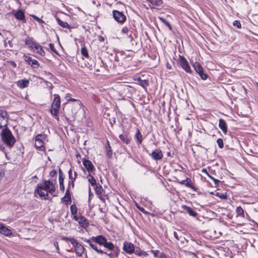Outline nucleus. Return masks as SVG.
I'll use <instances>...</instances> for the list:
<instances>
[{"mask_svg": "<svg viewBox=\"0 0 258 258\" xmlns=\"http://www.w3.org/2000/svg\"><path fill=\"white\" fill-rule=\"evenodd\" d=\"M83 164L89 173L95 170V167L90 160L84 158L83 159Z\"/></svg>", "mask_w": 258, "mask_h": 258, "instance_id": "nucleus-9", "label": "nucleus"}, {"mask_svg": "<svg viewBox=\"0 0 258 258\" xmlns=\"http://www.w3.org/2000/svg\"><path fill=\"white\" fill-rule=\"evenodd\" d=\"M106 239H107L104 236L101 235L92 237V240L93 242H94L100 245H104Z\"/></svg>", "mask_w": 258, "mask_h": 258, "instance_id": "nucleus-13", "label": "nucleus"}, {"mask_svg": "<svg viewBox=\"0 0 258 258\" xmlns=\"http://www.w3.org/2000/svg\"><path fill=\"white\" fill-rule=\"evenodd\" d=\"M135 254H136L138 256H141L143 253V251L141 250L140 248L137 247L136 249H135L134 252Z\"/></svg>", "mask_w": 258, "mask_h": 258, "instance_id": "nucleus-41", "label": "nucleus"}, {"mask_svg": "<svg viewBox=\"0 0 258 258\" xmlns=\"http://www.w3.org/2000/svg\"><path fill=\"white\" fill-rule=\"evenodd\" d=\"M137 207L141 212H142L143 213H145V210L143 208H141L139 206H137Z\"/></svg>", "mask_w": 258, "mask_h": 258, "instance_id": "nucleus-63", "label": "nucleus"}, {"mask_svg": "<svg viewBox=\"0 0 258 258\" xmlns=\"http://www.w3.org/2000/svg\"><path fill=\"white\" fill-rule=\"evenodd\" d=\"M151 252L154 254V255L155 257H157L158 256V253L159 252V251L158 250H152L151 251Z\"/></svg>", "mask_w": 258, "mask_h": 258, "instance_id": "nucleus-54", "label": "nucleus"}, {"mask_svg": "<svg viewBox=\"0 0 258 258\" xmlns=\"http://www.w3.org/2000/svg\"><path fill=\"white\" fill-rule=\"evenodd\" d=\"M72 180L70 181L69 183H70V185H71L72 187H74V181H75V178H71Z\"/></svg>", "mask_w": 258, "mask_h": 258, "instance_id": "nucleus-55", "label": "nucleus"}, {"mask_svg": "<svg viewBox=\"0 0 258 258\" xmlns=\"http://www.w3.org/2000/svg\"><path fill=\"white\" fill-rule=\"evenodd\" d=\"M78 223L82 227H86L88 225L87 219L83 216H80L79 217Z\"/></svg>", "mask_w": 258, "mask_h": 258, "instance_id": "nucleus-26", "label": "nucleus"}, {"mask_svg": "<svg viewBox=\"0 0 258 258\" xmlns=\"http://www.w3.org/2000/svg\"><path fill=\"white\" fill-rule=\"evenodd\" d=\"M181 208L184 211H185V212L188 213L189 216L191 217H196L198 215L197 213L195 211H194L192 208L186 205H182Z\"/></svg>", "mask_w": 258, "mask_h": 258, "instance_id": "nucleus-15", "label": "nucleus"}, {"mask_svg": "<svg viewBox=\"0 0 258 258\" xmlns=\"http://www.w3.org/2000/svg\"><path fill=\"white\" fill-rule=\"evenodd\" d=\"M202 172H203V173H205L206 175H207L208 176L209 175H210L208 172L207 171V169H205V168H203L202 170Z\"/></svg>", "mask_w": 258, "mask_h": 258, "instance_id": "nucleus-60", "label": "nucleus"}, {"mask_svg": "<svg viewBox=\"0 0 258 258\" xmlns=\"http://www.w3.org/2000/svg\"><path fill=\"white\" fill-rule=\"evenodd\" d=\"M58 179L59 183V188L60 190L63 191L64 190V186L63 184L64 177L62 170L60 168L58 170Z\"/></svg>", "mask_w": 258, "mask_h": 258, "instance_id": "nucleus-16", "label": "nucleus"}, {"mask_svg": "<svg viewBox=\"0 0 258 258\" xmlns=\"http://www.w3.org/2000/svg\"><path fill=\"white\" fill-rule=\"evenodd\" d=\"M69 241L74 246V247L79 243L77 242V241L76 239L73 238H70Z\"/></svg>", "mask_w": 258, "mask_h": 258, "instance_id": "nucleus-44", "label": "nucleus"}, {"mask_svg": "<svg viewBox=\"0 0 258 258\" xmlns=\"http://www.w3.org/2000/svg\"><path fill=\"white\" fill-rule=\"evenodd\" d=\"M179 183L180 184H183V185H184L185 186H186V187L191 188V189H194L195 191L196 190V188H195V187L193 185V184L191 183V179H189V178H186V179L183 180L179 182Z\"/></svg>", "mask_w": 258, "mask_h": 258, "instance_id": "nucleus-17", "label": "nucleus"}, {"mask_svg": "<svg viewBox=\"0 0 258 258\" xmlns=\"http://www.w3.org/2000/svg\"><path fill=\"white\" fill-rule=\"evenodd\" d=\"M173 235H174V236L175 238L177 240H179V237H178V236L177 233V232H176L174 231V232H173Z\"/></svg>", "mask_w": 258, "mask_h": 258, "instance_id": "nucleus-61", "label": "nucleus"}, {"mask_svg": "<svg viewBox=\"0 0 258 258\" xmlns=\"http://www.w3.org/2000/svg\"><path fill=\"white\" fill-rule=\"evenodd\" d=\"M87 243H88L89 244V245L91 246V245H93V244L95 242H93V241L92 240V238H91V239H89V241H88V242H87Z\"/></svg>", "mask_w": 258, "mask_h": 258, "instance_id": "nucleus-62", "label": "nucleus"}, {"mask_svg": "<svg viewBox=\"0 0 258 258\" xmlns=\"http://www.w3.org/2000/svg\"><path fill=\"white\" fill-rule=\"evenodd\" d=\"M49 48H50V50L52 52H53L54 53H55L56 54H58V52L57 51V50L54 48V45L52 43H49Z\"/></svg>", "mask_w": 258, "mask_h": 258, "instance_id": "nucleus-42", "label": "nucleus"}, {"mask_svg": "<svg viewBox=\"0 0 258 258\" xmlns=\"http://www.w3.org/2000/svg\"><path fill=\"white\" fill-rule=\"evenodd\" d=\"M5 147L3 146L2 144L0 143V151H2L3 152H5Z\"/></svg>", "mask_w": 258, "mask_h": 258, "instance_id": "nucleus-57", "label": "nucleus"}, {"mask_svg": "<svg viewBox=\"0 0 258 258\" xmlns=\"http://www.w3.org/2000/svg\"><path fill=\"white\" fill-rule=\"evenodd\" d=\"M57 171L55 170H52L49 172V175L51 177H56Z\"/></svg>", "mask_w": 258, "mask_h": 258, "instance_id": "nucleus-50", "label": "nucleus"}, {"mask_svg": "<svg viewBox=\"0 0 258 258\" xmlns=\"http://www.w3.org/2000/svg\"><path fill=\"white\" fill-rule=\"evenodd\" d=\"M217 143L218 146L219 147V148L222 149L223 148L224 144H223V140L222 139H221V138L218 139L217 140Z\"/></svg>", "mask_w": 258, "mask_h": 258, "instance_id": "nucleus-40", "label": "nucleus"}, {"mask_svg": "<svg viewBox=\"0 0 258 258\" xmlns=\"http://www.w3.org/2000/svg\"><path fill=\"white\" fill-rule=\"evenodd\" d=\"M193 67L194 68V69L195 71L197 73H200L201 71H202L203 70V67L201 65V64L198 62H196L194 63Z\"/></svg>", "mask_w": 258, "mask_h": 258, "instance_id": "nucleus-29", "label": "nucleus"}, {"mask_svg": "<svg viewBox=\"0 0 258 258\" xmlns=\"http://www.w3.org/2000/svg\"><path fill=\"white\" fill-rule=\"evenodd\" d=\"M91 247L99 254H102L104 253H106V252H104L101 249H99L98 248L96 243H94L93 245H91Z\"/></svg>", "mask_w": 258, "mask_h": 258, "instance_id": "nucleus-30", "label": "nucleus"}, {"mask_svg": "<svg viewBox=\"0 0 258 258\" xmlns=\"http://www.w3.org/2000/svg\"><path fill=\"white\" fill-rule=\"evenodd\" d=\"M138 84L144 88H145L149 85V82L146 80H142L141 78H138L137 80Z\"/></svg>", "mask_w": 258, "mask_h": 258, "instance_id": "nucleus-25", "label": "nucleus"}, {"mask_svg": "<svg viewBox=\"0 0 258 258\" xmlns=\"http://www.w3.org/2000/svg\"><path fill=\"white\" fill-rule=\"evenodd\" d=\"M39 62L37 60L32 59L31 61V66L34 68L37 67L39 66Z\"/></svg>", "mask_w": 258, "mask_h": 258, "instance_id": "nucleus-43", "label": "nucleus"}, {"mask_svg": "<svg viewBox=\"0 0 258 258\" xmlns=\"http://www.w3.org/2000/svg\"><path fill=\"white\" fill-rule=\"evenodd\" d=\"M73 216V219L75 221H79V217H78L77 214L72 215Z\"/></svg>", "mask_w": 258, "mask_h": 258, "instance_id": "nucleus-59", "label": "nucleus"}, {"mask_svg": "<svg viewBox=\"0 0 258 258\" xmlns=\"http://www.w3.org/2000/svg\"><path fill=\"white\" fill-rule=\"evenodd\" d=\"M32 18H33L35 20H36L37 22H38L39 23H44V22L40 18H38L35 15H31V16Z\"/></svg>", "mask_w": 258, "mask_h": 258, "instance_id": "nucleus-45", "label": "nucleus"}, {"mask_svg": "<svg viewBox=\"0 0 258 258\" xmlns=\"http://www.w3.org/2000/svg\"><path fill=\"white\" fill-rule=\"evenodd\" d=\"M216 196L217 197H219L221 199H227V196L226 194L217 193Z\"/></svg>", "mask_w": 258, "mask_h": 258, "instance_id": "nucleus-49", "label": "nucleus"}, {"mask_svg": "<svg viewBox=\"0 0 258 258\" xmlns=\"http://www.w3.org/2000/svg\"><path fill=\"white\" fill-rule=\"evenodd\" d=\"M98 40L100 42H103L104 41V38L102 36H98Z\"/></svg>", "mask_w": 258, "mask_h": 258, "instance_id": "nucleus-56", "label": "nucleus"}, {"mask_svg": "<svg viewBox=\"0 0 258 258\" xmlns=\"http://www.w3.org/2000/svg\"><path fill=\"white\" fill-rule=\"evenodd\" d=\"M103 246L109 250H113L114 248V244L111 242H108L107 239L106 240Z\"/></svg>", "mask_w": 258, "mask_h": 258, "instance_id": "nucleus-28", "label": "nucleus"}, {"mask_svg": "<svg viewBox=\"0 0 258 258\" xmlns=\"http://www.w3.org/2000/svg\"><path fill=\"white\" fill-rule=\"evenodd\" d=\"M14 15L16 19L19 21H22L24 23L26 22L25 13L21 9L17 11L14 13Z\"/></svg>", "mask_w": 258, "mask_h": 258, "instance_id": "nucleus-14", "label": "nucleus"}, {"mask_svg": "<svg viewBox=\"0 0 258 258\" xmlns=\"http://www.w3.org/2000/svg\"><path fill=\"white\" fill-rule=\"evenodd\" d=\"M197 74L199 75V76L201 77V78L203 80H206L208 78V75L207 74L204 73V69L202 71H201L200 73H197Z\"/></svg>", "mask_w": 258, "mask_h": 258, "instance_id": "nucleus-39", "label": "nucleus"}, {"mask_svg": "<svg viewBox=\"0 0 258 258\" xmlns=\"http://www.w3.org/2000/svg\"><path fill=\"white\" fill-rule=\"evenodd\" d=\"M179 61L180 66L182 67V68L186 73L191 74L192 72L188 64V61L185 59V58L183 56L179 55Z\"/></svg>", "mask_w": 258, "mask_h": 258, "instance_id": "nucleus-6", "label": "nucleus"}, {"mask_svg": "<svg viewBox=\"0 0 258 258\" xmlns=\"http://www.w3.org/2000/svg\"><path fill=\"white\" fill-rule=\"evenodd\" d=\"M55 187L53 182L50 180L45 181L43 184L39 183L37 185V192L39 196L41 198H44V199H47L48 194L49 192L53 195V197L56 196L55 195H53L55 191Z\"/></svg>", "mask_w": 258, "mask_h": 258, "instance_id": "nucleus-1", "label": "nucleus"}, {"mask_svg": "<svg viewBox=\"0 0 258 258\" xmlns=\"http://www.w3.org/2000/svg\"><path fill=\"white\" fill-rule=\"evenodd\" d=\"M112 15L114 19L121 24H123L126 20V17L123 13L117 10H113Z\"/></svg>", "mask_w": 258, "mask_h": 258, "instance_id": "nucleus-4", "label": "nucleus"}, {"mask_svg": "<svg viewBox=\"0 0 258 258\" xmlns=\"http://www.w3.org/2000/svg\"><path fill=\"white\" fill-rule=\"evenodd\" d=\"M81 51V54L85 57H86L87 58H88L89 57L88 50L84 45L82 46Z\"/></svg>", "mask_w": 258, "mask_h": 258, "instance_id": "nucleus-32", "label": "nucleus"}, {"mask_svg": "<svg viewBox=\"0 0 258 258\" xmlns=\"http://www.w3.org/2000/svg\"><path fill=\"white\" fill-rule=\"evenodd\" d=\"M36 42L33 41L32 38L30 37H28L25 41V44L32 49H33L34 44H36Z\"/></svg>", "mask_w": 258, "mask_h": 258, "instance_id": "nucleus-27", "label": "nucleus"}, {"mask_svg": "<svg viewBox=\"0 0 258 258\" xmlns=\"http://www.w3.org/2000/svg\"><path fill=\"white\" fill-rule=\"evenodd\" d=\"M68 173H69V176L70 179L72 178V170L71 169H70L69 170V171L68 172Z\"/></svg>", "mask_w": 258, "mask_h": 258, "instance_id": "nucleus-64", "label": "nucleus"}, {"mask_svg": "<svg viewBox=\"0 0 258 258\" xmlns=\"http://www.w3.org/2000/svg\"><path fill=\"white\" fill-rule=\"evenodd\" d=\"M70 210L72 215L77 214V207L75 204L72 205L70 207Z\"/></svg>", "mask_w": 258, "mask_h": 258, "instance_id": "nucleus-38", "label": "nucleus"}, {"mask_svg": "<svg viewBox=\"0 0 258 258\" xmlns=\"http://www.w3.org/2000/svg\"><path fill=\"white\" fill-rule=\"evenodd\" d=\"M51 106L52 107H55L57 108L60 107V96L58 94L54 95V99L52 102Z\"/></svg>", "mask_w": 258, "mask_h": 258, "instance_id": "nucleus-21", "label": "nucleus"}, {"mask_svg": "<svg viewBox=\"0 0 258 258\" xmlns=\"http://www.w3.org/2000/svg\"><path fill=\"white\" fill-rule=\"evenodd\" d=\"M34 45L33 49H34L41 56H44L45 55V51L43 49L42 47L37 42L36 44H34Z\"/></svg>", "mask_w": 258, "mask_h": 258, "instance_id": "nucleus-23", "label": "nucleus"}, {"mask_svg": "<svg viewBox=\"0 0 258 258\" xmlns=\"http://www.w3.org/2000/svg\"><path fill=\"white\" fill-rule=\"evenodd\" d=\"M121 32L122 34H127L128 32V29L126 27H123L121 30Z\"/></svg>", "mask_w": 258, "mask_h": 258, "instance_id": "nucleus-51", "label": "nucleus"}, {"mask_svg": "<svg viewBox=\"0 0 258 258\" xmlns=\"http://www.w3.org/2000/svg\"><path fill=\"white\" fill-rule=\"evenodd\" d=\"M233 26H236L237 28H240L241 26L240 22L238 21H234L233 23Z\"/></svg>", "mask_w": 258, "mask_h": 258, "instance_id": "nucleus-47", "label": "nucleus"}, {"mask_svg": "<svg viewBox=\"0 0 258 258\" xmlns=\"http://www.w3.org/2000/svg\"><path fill=\"white\" fill-rule=\"evenodd\" d=\"M58 109L59 108H57L55 107H52L51 106V108L50 109V112L51 114L55 116H57L58 114Z\"/></svg>", "mask_w": 258, "mask_h": 258, "instance_id": "nucleus-35", "label": "nucleus"}, {"mask_svg": "<svg viewBox=\"0 0 258 258\" xmlns=\"http://www.w3.org/2000/svg\"><path fill=\"white\" fill-rule=\"evenodd\" d=\"M95 192L97 195H100L102 194L103 191V189L101 185H96V187L95 188Z\"/></svg>", "mask_w": 258, "mask_h": 258, "instance_id": "nucleus-34", "label": "nucleus"}, {"mask_svg": "<svg viewBox=\"0 0 258 258\" xmlns=\"http://www.w3.org/2000/svg\"><path fill=\"white\" fill-rule=\"evenodd\" d=\"M8 112L6 110L0 109V129L4 127L3 122L6 120V123H8Z\"/></svg>", "mask_w": 258, "mask_h": 258, "instance_id": "nucleus-10", "label": "nucleus"}, {"mask_svg": "<svg viewBox=\"0 0 258 258\" xmlns=\"http://www.w3.org/2000/svg\"><path fill=\"white\" fill-rule=\"evenodd\" d=\"M209 177L214 181V183L215 184V186H217L219 185V183L220 182V181L218 179L214 178V177H213L211 175H209Z\"/></svg>", "mask_w": 258, "mask_h": 258, "instance_id": "nucleus-46", "label": "nucleus"}, {"mask_svg": "<svg viewBox=\"0 0 258 258\" xmlns=\"http://www.w3.org/2000/svg\"><path fill=\"white\" fill-rule=\"evenodd\" d=\"M87 178H88V181L89 183L91 184V185L94 186L96 185V180L94 178V177L91 175L90 173H89L88 176Z\"/></svg>", "mask_w": 258, "mask_h": 258, "instance_id": "nucleus-31", "label": "nucleus"}, {"mask_svg": "<svg viewBox=\"0 0 258 258\" xmlns=\"http://www.w3.org/2000/svg\"><path fill=\"white\" fill-rule=\"evenodd\" d=\"M46 138V136L43 134H38L35 137V148L41 151L45 150L43 140Z\"/></svg>", "mask_w": 258, "mask_h": 258, "instance_id": "nucleus-3", "label": "nucleus"}, {"mask_svg": "<svg viewBox=\"0 0 258 258\" xmlns=\"http://www.w3.org/2000/svg\"><path fill=\"white\" fill-rule=\"evenodd\" d=\"M68 101H76L78 103L79 105H81L82 104V103L81 102V101L79 100H77L76 99H74V98H71V97H69L68 99H67Z\"/></svg>", "mask_w": 258, "mask_h": 258, "instance_id": "nucleus-48", "label": "nucleus"}, {"mask_svg": "<svg viewBox=\"0 0 258 258\" xmlns=\"http://www.w3.org/2000/svg\"><path fill=\"white\" fill-rule=\"evenodd\" d=\"M119 138L126 145H128L132 140V138L130 135V132L128 130H123V133L119 135Z\"/></svg>", "mask_w": 258, "mask_h": 258, "instance_id": "nucleus-5", "label": "nucleus"}, {"mask_svg": "<svg viewBox=\"0 0 258 258\" xmlns=\"http://www.w3.org/2000/svg\"><path fill=\"white\" fill-rule=\"evenodd\" d=\"M70 187V183H69L64 196L61 199V201L64 202L66 205L70 204L72 202L71 193L69 189Z\"/></svg>", "mask_w": 258, "mask_h": 258, "instance_id": "nucleus-11", "label": "nucleus"}, {"mask_svg": "<svg viewBox=\"0 0 258 258\" xmlns=\"http://www.w3.org/2000/svg\"><path fill=\"white\" fill-rule=\"evenodd\" d=\"M123 249L126 253L128 254H132L134 252L135 248L134 245L132 243L128 241H124L123 243Z\"/></svg>", "mask_w": 258, "mask_h": 258, "instance_id": "nucleus-7", "label": "nucleus"}, {"mask_svg": "<svg viewBox=\"0 0 258 258\" xmlns=\"http://www.w3.org/2000/svg\"><path fill=\"white\" fill-rule=\"evenodd\" d=\"M0 233L7 236H10L13 234L12 230L3 223H0Z\"/></svg>", "mask_w": 258, "mask_h": 258, "instance_id": "nucleus-8", "label": "nucleus"}, {"mask_svg": "<svg viewBox=\"0 0 258 258\" xmlns=\"http://www.w3.org/2000/svg\"><path fill=\"white\" fill-rule=\"evenodd\" d=\"M75 250L76 254L78 256H82V255L84 252L85 248L83 245H82L81 244L79 243L78 245H77V246H76L75 247Z\"/></svg>", "mask_w": 258, "mask_h": 258, "instance_id": "nucleus-19", "label": "nucleus"}, {"mask_svg": "<svg viewBox=\"0 0 258 258\" xmlns=\"http://www.w3.org/2000/svg\"><path fill=\"white\" fill-rule=\"evenodd\" d=\"M150 156L155 160H160L163 158V154L161 150L160 149H156L153 151Z\"/></svg>", "mask_w": 258, "mask_h": 258, "instance_id": "nucleus-12", "label": "nucleus"}, {"mask_svg": "<svg viewBox=\"0 0 258 258\" xmlns=\"http://www.w3.org/2000/svg\"><path fill=\"white\" fill-rule=\"evenodd\" d=\"M99 199L103 203H105V198L102 196H101V195H99Z\"/></svg>", "mask_w": 258, "mask_h": 258, "instance_id": "nucleus-58", "label": "nucleus"}, {"mask_svg": "<svg viewBox=\"0 0 258 258\" xmlns=\"http://www.w3.org/2000/svg\"><path fill=\"white\" fill-rule=\"evenodd\" d=\"M29 81L26 79H22L17 82V86L21 89H24L28 86Z\"/></svg>", "mask_w": 258, "mask_h": 258, "instance_id": "nucleus-20", "label": "nucleus"}, {"mask_svg": "<svg viewBox=\"0 0 258 258\" xmlns=\"http://www.w3.org/2000/svg\"><path fill=\"white\" fill-rule=\"evenodd\" d=\"M56 21L58 24L63 28L71 29V26L66 22L62 21L60 19L57 18Z\"/></svg>", "mask_w": 258, "mask_h": 258, "instance_id": "nucleus-24", "label": "nucleus"}, {"mask_svg": "<svg viewBox=\"0 0 258 258\" xmlns=\"http://www.w3.org/2000/svg\"><path fill=\"white\" fill-rule=\"evenodd\" d=\"M134 138L136 141L137 145H139L142 143L143 140L142 135L139 128L136 129V133Z\"/></svg>", "mask_w": 258, "mask_h": 258, "instance_id": "nucleus-22", "label": "nucleus"}, {"mask_svg": "<svg viewBox=\"0 0 258 258\" xmlns=\"http://www.w3.org/2000/svg\"><path fill=\"white\" fill-rule=\"evenodd\" d=\"M219 127L222 130V131L223 132V133L224 134H227V123L224 119L220 118L219 120Z\"/></svg>", "mask_w": 258, "mask_h": 258, "instance_id": "nucleus-18", "label": "nucleus"}, {"mask_svg": "<svg viewBox=\"0 0 258 258\" xmlns=\"http://www.w3.org/2000/svg\"><path fill=\"white\" fill-rule=\"evenodd\" d=\"M149 2L153 5H155L158 7H161L163 5L162 0H150Z\"/></svg>", "mask_w": 258, "mask_h": 258, "instance_id": "nucleus-33", "label": "nucleus"}, {"mask_svg": "<svg viewBox=\"0 0 258 258\" xmlns=\"http://www.w3.org/2000/svg\"><path fill=\"white\" fill-rule=\"evenodd\" d=\"M107 143L108 144V149H107V155L108 156H110L112 154V150H111V147L109 144V142H107Z\"/></svg>", "mask_w": 258, "mask_h": 258, "instance_id": "nucleus-52", "label": "nucleus"}, {"mask_svg": "<svg viewBox=\"0 0 258 258\" xmlns=\"http://www.w3.org/2000/svg\"><path fill=\"white\" fill-rule=\"evenodd\" d=\"M159 19L162 23H163L166 26H167L169 28L170 30H172V27L170 23L167 20L162 17H159Z\"/></svg>", "mask_w": 258, "mask_h": 258, "instance_id": "nucleus-37", "label": "nucleus"}, {"mask_svg": "<svg viewBox=\"0 0 258 258\" xmlns=\"http://www.w3.org/2000/svg\"><path fill=\"white\" fill-rule=\"evenodd\" d=\"M2 129V132L0 133L2 141L7 147L12 148L15 144L16 140L10 130L8 128V123H6L4 124V127Z\"/></svg>", "mask_w": 258, "mask_h": 258, "instance_id": "nucleus-2", "label": "nucleus"}, {"mask_svg": "<svg viewBox=\"0 0 258 258\" xmlns=\"http://www.w3.org/2000/svg\"><path fill=\"white\" fill-rule=\"evenodd\" d=\"M24 57H25V60L26 61H28L29 63L30 62H31V61L32 60V59L31 57H29V56H27L26 55H24Z\"/></svg>", "mask_w": 258, "mask_h": 258, "instance_id": "nucleus-53", "label": "nucleus"}, {"mask_svg": "<svg viewBox=\"0 0 258 258\" xmlns=\"http://www.w3.org/2000/svg\"><path fill=\"white\" fill-rule=\"evenodd\" d=\"M236 212L238 216L244 217V211L240 206L236 208Z\"/></svg>", "mask_w": 258, "mask_h": 258, "instance_id": "nucleus-36", "label": "nucleus"}]
</instances>
